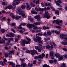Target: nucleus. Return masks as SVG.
I'll list each match as a JSON object with an SVG mask.
<instances>
[{"mask_svg": "<svg viewBox=\"0 0 67 67\" xmlns=\"http://www.w3.org/2000/svg\"><path fill=\"white\" fill-rule=\"evenodd\" d=\"M28 66L29 67H33L34 65L33 64H31L30 63H29L28 64Z\"/></svg>", "mask_w": 67, "mask_h": 67, "instance_id": "nucleus-38", "label": "nucleus"}, {"mask_svg": "<svg viewBox=\"0 0 67 67\" xmlns=\"http://www.w3.org/2000/svg\"><path fill=\"white\" fill-rule=\"evenodd\" d=\"M39 2H40V1H39V0H38L35 3L38 4L39 3Z\"/></svg>", "mask_w": 67, "mask_h": 67, "instance_id": "nucleus-53", "label": "nucleus"}, {"mask_svg": "<svg viewBox=\"0 0 67 67\" xmlns=\"http://www.w3.org/2000/svg\"><path fill=\"white\" fill-rule=\"evenodd\" d=\"M30 41H26V40H24V43H25L26 44H30Z\"/></svg>", "mask_w": 67, "mask_h": 67, "instance_id": "nucleus-17", "label": "nucleus"}, {"mask_svg": "<svg viewBox=\"0 0 67 67\" xmlns=\"http://www.w3.org/2000/svg\"><path fill=\"white\" fill-rule=\"evenodd\" d=\"M50 55L51 56H54V54L53 52H50Z\"/></svg>", "mask_w": 67, "mask_h": 67, "instance_id": "nucleus-49", "label": "nucleus"}, {"mask_svg": "<svg viewBox=\"0 0 67 67\" xmlns=\"http://www.w3.org/2000/svg\"><path fill=\"white\" fill-rule=\"evenodd\" d=\"M33 40L35 42H38V41H39V40H38L37 39H36L35 38H34Z\"/></svg>", "mask_w": 67, "mask_h": 67, "instance_id": "nucleus-44", "label": "nucleus"}, {"mask_svg": "<svg viewBox=\"0 0 67 67\" xmlns=\"http://www.w3.org/2000/svg\"><path fill=\"white\" fill-rule=\"evenodd\" d=\"M34 51L35 53L36 54H37V55H38V53L37 52L36 50H34Z\"/></svg>", "mask_w": 67, "mask_h": 67, "instance_id": "nucleus-51", "label": "nucleus"}, {"mask_svg": "<svg viewBox=\"0 0 67 67\" xmlns=\"http://www.w3.org/2000/svg\"><path fill=\"white\" fill-rule=\"evenodd\" d=\"M55 56H56L57 58H59L60 57V55L58 53H57L55 54Z\"/></svg>", "mask_w": 67, "mask_h": 67, "instance_id": "nucleus-22", "label": "nucleus"}, {"mask_svg": "<svg viewBox=\"0 0 67 67\" xmlns=\"http://www.w3.org/2000/svg\"><path fill=\"white\" fill-rule=\"evenodd\" d=\"M5 57H9V55L8 53H4Z\"/></svg>", "mask_w": 67, "mask_h": 67, "instance_id": "nucleus-24", "label": "nucleus"}, {"mask_svg": "<svg viewBox=\"0 0 67 67\" xmlns=\"http://www.w3.org/2000/svg\"><path fill=\"white\" fill-rule=\"evenodd\" d=\"M31 5L32 7H35V4H33L32 3H31Z\"/></svg>", "mask_w": 67, "mask_h": 67, "instance_id": "nucleus-54", "label": "nucleus"}, {"mask_svg": "<svg viewBox=\"0 0 67 67\" xmlns=\"http://www.w3.org/2000/svg\"><path fill=\"white\" fill-rule=\"evenodd\" d=\"M43 17L44 18H46L47 19H49L51 18V15H49V14H48L46 15H44Z\"/></svg>", "mask_w": 67, "mask_h": 67, "instance_id": "nucleus-4", "label": "nucleus"}, {"mask_svg": "<svg viewBox=\"0 0 67 67\" xmlns=\"http://www.w3.org/2000/svg\"><path fill=\"white\" fill-rule=\"evenodd\" d=\"M9 64L10 65H11L12 66H13L14 65H15V64H14L12 62H8Z\"/></svg>", "mask_w": 67, "mask_h": 67, "instance_id": "nucleus-21", "label": "nucleus"}, {"mask_svg": "<svg viewBox=\"0 0 67 67\" xmlns=\"http://www.w3.org/2000/svg\"><path fill=\"white\" fill-rule=\"evenodd\" d=\"M40 48L38 46H35V48L36 49V50H38V49Z\"/></svg>", "mask_w": 67, "mask_h": 67, "instance_id": "nucleus-40", "label": "nucleus"}, {"mask_svg": "<svg viewBox=\"0 0 67 67\" xmlns=\"http://www.w3.org/2000/svg\"><path fill=\"white\" fill-rule=\"evenodd\" d=\"M26 65V64L25 63H22L21 64V67H25Z\"/></svg>", "mask_w": 67, "mask_h": 67, "instance_id": "nucleus-12", "label": "nucleus"}, {"mask_svg": "<svg viewBox=\"0 0 67 67\" xmlns=\"http://www.w3.org/2000/svg\"><path fill=\"white\" fill-rule=\"evenodd\" d=\"M21 8L22 9L24 10L25 8V6L24 5H23L21 6Z\"/></svg>", "mask_w": 67, "mask_h": 67, "instance_id": "nucleus-33", "label": "nucleus"}, {"mask_svg": "<svg viewBox=\"0 0 67 67\" xmlns=\"http://www.w3.org/2000/svg\"><path fill=\"white\" fill-rule=\"evenodd\" d=\"M56 24H57L58 25H59V20H56Z\"/></svg>", "mask_w": 67, "mask_h": 67, "instance_id": "nucleus-41", "label": "nucleus"}, {"mask_svg": "<svg viewBox=\"0 0 67 67\" xmlns=\"http://www.w3.org/2000/svg\"><path fill=\"white\" fill-rule=\"evenodd\" d=\"M29 28H32V27L34 30H37L38 27L35 26L34 24H28L26 25Z\"/></svg>", "mask_w": 67, "mask_h": 67, "instance_id": "nucleus-1", "label": "nucleus"}, {"mask_svg": "<svg viewBox=\"0 0 67 67\" xmlns=\"http://www.w3.org/2000/svg\"><path fill=\"white\" fill-rule=\"evenodd\" d=\"M62 44L64 45H67V42H62Z\"/></svg>", "mask_w": 67, "mask_h": 67, "instance_id": "nucleus-34", "label": "nucleus"}, {"mask_svg": "<svg viewBox=\"0 0 67 67\" xmlns=\"http://www.w3.org/2000/svg\"><path fill=\"white\" fill-rule=\"evenodd\" d=\"M55 33H56V34H59V33H60V32H59V31L57 30L56 31H55Z\"/></svg>", "mask_w": 67, "mask_h": 67, "instance_id": "nucleus-42", "label": "nucleus"}, {"mask_svg": "<svg viewBox=\"0 0 67 67\" xmlns=\"http://www.w3.org/2000/svg\"><path fill=\"white\" fill-rule=\"evenodd\" d=\"M10 25L11 26H15V23H10Z\"/></svg>", "mask_w": 67, "mask_h": 67, "instance_id": "nucleus-32", "label": "nucleus"}, {"mask_svg": "<svg viewBox=\"0 0 67 67\" xmlns=\"http://www.w3.org/2000/svg\"><path fill=\"white\" fill-rule=\"evenodd\" d=\"M13 6L12 5H9L7 7V8L9 9H13Z\"/></svg>", "mask_w": 67, "mask_h": 67, "instance_id": "nucleus-14", "label": "nucleus"}, {"mask_svg": "<svg viewBox=\"0 0 67 67\" xmlns=\"http://www.w3.org/2000/svg\"><path fill=\"white\" fill-rule=\"evenodd\" d=\"M22 16L23 18H26V16L25 14H23L22 15Z\"/></svg>", "mask_w": 67, "mask_h": 67, "instance_id": "nucleus-37", "label": "nucleus"}, {"mask_svg": "<svg viewBox=\"0 0 67 67\" xmlns=\"http://www.w3.org/2000/svg\"><path fill=\"white\" fill-rule=\"evenodd\" d=\"M66 64L64 63L61 64L60 67H66Z\"/></svg>", "mask_w": 67, "mask_h": 67, "instance_id": "nucleus-15", "label": "nucleus"}, {"mask_svg": "<svg viewBox=\"0 0 67 67\" xmlns=\"http://www.w3.org/2000/svg\"><path fill=\"white\" fill-rule=\"evenodd\" d=\"M19 32L20 33H24V31L22 30H19Z\"/></svg>", "mask_w": 67, "mask_h": 67, "instance_id": "nucleus-57", "label": "nucleus"}, {"mask_svg": "<svg viewBox=\"0 0 67 67\" xmlns=\"http://www.w3.org/2000/svg\"><path fill=\"white\" fill-rule=\"evenodd\" d=\"M10 16L11 17H12L13 18H15V16H14V15H13V13H11L10 14Z\"/></svg>", "mask_w": 67, "mask_h": 67, "instance_id": "nucleus-20", "label": "nucleus"}, {"mask_svg": "<svg viewBox=\"0 0 67 67\" xmlns=\"http://www.w3.org/2000/svg\"><path fill=\"white\" fill-rule=\"evenodd\" d=\"M28 19L29 20H30L31 22H34V20H33V19L31 18V16H29L28 18Z\"/></svg>", "mask_w": 67, "mask_h": 67, "instance_id": "nucleus-10", "label": "nucleus"}, {"mask_svg": "<svg viewBox=\"0 0 67 67\" xmlns=\"http://www.w3.org/2000/svg\"><path fill=\"white\" fill-rule=\"evenodd\" d=\"M38 58H43L41 56V55H39L37 56H35L34 57V59H37Z\"/></svg>", "mask_w": 67, "mask_h": 67, "instance_id": "nucleus-5", "label": "nucleus"}, {"mask_svg": "<svg viewBox=\"0 0 67 67\" xmlns=\"http://www.w3.org/2000/svg\"><path fill=\"white\" fill-rule=\"evenodd\" d=\"M14 3H13V7H14V8H15L16 7V4H19L20 3V2H17L16 0H15L14 1Z\"/></svg>", "mask_w": 67, "mask_h": 67, "instance_id": "nucleus-3", "label": "nucleus"}, {"mask_svg": "<svg viewBox=\"0 0 67 67\" xmlns=\"http://www.w3.org/2000/svg\"><path fill=\"white\" fill-rule=\"evenodd\" d=\"M24 40H23L22 41V42L23 43L22 44V46H25V42H24Z\"/></svg>", "mask_w": 67, "mask_h": 67, "instance_id": "nucleus-39", "label": "nucleus"}, {"mask_svg": "<svg viewBox=\"0 0 67 67\" xmlns=\"http://www.w3.org/2000/svg\"><path fill=\"white\" fill-rule=\"evenodd\" d=\"M20 25H23V26H25V25H26V24L25 23H21V24H20Z\"/></svg>", "mask_w": 67, "mask_h": 67, "instance_id": "nucleus-47", "label": "nucleus"}, {"mask_svg": "<svg viewBox=\"0 0 67 67\" xmlns=\"http://www.w3.org/2000/svg\"><path fill=\"white\" fill-rule=\"evenodd\" d=\"M46 48L47 49H49L50 48V46L49 45H47L46 46Z\"/></svg>", "mask_w": 67, "mask_h": 67, "instance_id": "nucleus-43", "label": "nucleus"}, {"mask_svg": "<svg viewBox=\"0 0 67 67\" xmlns=\"http://www.w3.org/2000/svg\"><path fill=\"white\" fill-rule=\"evenodd\" d=\"M4 48H5V49H6L7 50V49H10V48H9L7 46H5L4 47Z\"/></svg>", "mask_w": 67, "mask_h": 67, "instance_id": "nucleus-61", "label": "nucleus"}, {"mask_svg": "<svg viewBox=\"0 0 67 67\" xmlns=\"http://www.w3.org/2000/svg\"><path fill=\"white\" fill-rule=\"evenodd\" d=\"M55 4L57 5H60V4H59V2H58V1H56L55 2Z\"/></svg>", "mask_w": 67, "mask_h": 67, "instance_id": "nucleus-29", "label": "nucleus"}, {"mask_svg": "<svg viewBox=\"0 0 67 67\" xmlns=\"http://www.w3.org/2000/svg\"><path fill=\"white\" fill-rule=\"evenodd\" d=\"M26 40H27L28 41L31 42V39L30 38H28L27 37H26Z\"/></svg>", "mask_w": 67, "mask_h": 67, "instance_id": "nucleus-35", "label": "nucleus"}, {"mask_svg": "<svg viewBox=\"0 0 67 67\" xmlns=\"http://www.w3.org/2000/svg\"><path fill=\"white\" fill-rule=\"evenodd\" d=\"M6 13V12L4 10H2V13Z\"/></svg>", "mask_w": 67, "mask_h": 67, "instance_id": "nucleus-63", "label": "nucleus"}, {"mask_svg": "<svg viewBox=\"0 0 67 67\" xmlns=\"http://www.w3.org/2000/svg\"><path fill=\"white\" fill-rule=\"evenodd\" d=\"M41 56H42L43 58H41V59H43V58H44V57L45 56V54L44 53H42L41 54Z\"/></svg>", "mask_w": 67, "mask_h": 67, "instance_id": "nucleus-23", "label": "nucleus"}, {"mask_svg": "<svg viewBox=\"0 0 67 67\" xmlns=\"http://www.w3.org/2000/svg\"><path fill=\"white\" fill-rule=\"evenodd\" d=\"M55 13L57 15H59V12L58 11V10H56L55 11Z\"/></svg>", "mask_w": 67, "mask_h": 67, "instance_id": "nucleus-19", "label": "nucleus"}, {"mask_svg": "<svg viewBox=\"0 0 67 67\" xmlns=\"http://www.w3.org/2000/svg\"><path fill=\"white\" fill-rule=\"evenodd\" d=\"M34 51V50H32L30 51V53L32 55H35V52Z\"/></svg>", "mask_w": 67, "mask_h": 67, "instance_id": "nucleus-11", "label": "nucleus"}, {"mask_svg": "<svg viewBox=\"0 0 67 67\" xmlns=\"http://www.w3.org/2000/svg\"><path fill=\"white\" fill-rule=\"evenodd\" d=\"M65 37V35L64 34H60V37L61 38L64 39Z\"/></svg>", "mask_w": 67, "mask_h": 67, "instance_id": "nucleus-8", "label": "nucleus"}, {"mask_svg": "<svg viewBox=\"0 0 67 67\" xmlns=\"http://www.w3.org/2000/svg\"><path fill=\"white\" fill-rule=\"evenodd\" d=\"M34 18L36 19H37L38 21H40L41 20V18H40V16L39 15H36L34 17Z\"/></svg>", "mask_w": 67, "mask_h": 67, "instance_id": "nucleus-6", "label": "nucleus"}, {"mask_svg": "<svg viewBox=\"0 0 67 67\" xmlns=\"http://www.w3.org/2000/svg\"><path fill=\"white\" fill-rule=\"evenodd\" d=\"M36 36H37V35H40V36H43V34H36Z\"/></svg>", "mask_w": 67, "mask_h": 67, "instance_id": "nucleus-46", "label": "nucleus"}, {"mask_svg": "<svg viewBox=\"0 0 67 67\" xmlns=\"http://www.w3.org/2000/svg\"><path fill=\"white\" fill-rule=\"evenodd\" d=\"M18 10H17L16 11V13H17L18 14H19V15H23L24 13V12L22 10L21 11H20V10H21V8H19V9H18Z\"/></svg>", "mask_w": 67, "mask_h": 67, "instance_id": "nucleus-2", "label": "nucleus"}, {"mask_svg": "<svg viewBox=\"0 0 67 67\" xmlns=\"http://www.w3.org/2000/svg\"><path fill=\"white\" fill-rule=\"evenodd\" d=\"M42 49L41 48H40L38 50V51L39 52H41V50Z\"/></svg>", "mask_w": 67, "mask_h": 67, "instance_id": "nucleus-62", "label": "nucleus"}, {"mask_svg": "<svg viewBox=\"0 0 67 67\" xmlns=\"http://www.w3.org/2000/svg\"><path fill=\"white\" fill-rule=\"evenodd\" d=\"M36 38L38 41H41L40 40H41V37H38V36H37Z\"/></svg>", "mask_w": 67, "mask_h": 67, "instance_id": "nucleus-26", "label": "nucleus"}, {"mask_svg": "<svg viewBox=\"0 0 67 67\" xmlns=\"http://www.w3.org/2000/svg\"><path fill=\"white\" fill-rule=\"evenodd\" d=\"M5 41L4 40H2L0 41V43L2 44V43H5Z\"/></svg>", "mask_w": 67, "mask_h": 67, "instance_id": "nucleus-28", "label": "nucleus"}, {"mask_svg": "<svg viewBox=\"0 0 67 67\" xmlns=\"http://www.w3.org/2000/svg\"><path fill=\"white\" fill-rule=\"evenodd\" d=\"M43 30H45V29H49V27H46L45 26H43Z\"/></svg>", "mask_w": 67, "mask_h": 67, "instance_id": "nucleus-25", "label": "nucleus"}, {"mask_svg": "<svg viewBox=\"0 0 67 67\" xmlns=\"http://www.w3.org/2000/svg\"><path fill=\"white\" fill-rule=\"evenodd\" d=\"M15 43H16V42H17L18 41V38H16L15 39Z\"/></svg>", "mask_w": 67, "mask_h": 67, "instance_id": "nucleus-55", "label": "nucleus"}, {"mask_svg": "<svg viewBox=\"0 0 67 67\" xmlns=\"http://www.w3.org/2000/svg\"><path fill=\"white\" fill-rule=\"evenodd\" d=\"M38 42H39V47H41L43 45V42L41 41H40L39 40Z\"/></svg>", "mask_w": 67, "mask_h": 67, "instance_id": "nucleus-7", "label": "nucleus"}, {"mask_svg": "<svg viewBox=\"0 0 67 67\" xmlns=\"http://www.w3.org/2000/svg\"><path fill=\"white\" fill-rule=\"evenodd\" d=\"M47 64H44L43 65V67H47Z\"/></svg>", "mask_w": 67, "mask_h": 67, "instance_id": "nucleus-64", "label": "nucleus"}, {"mask_svg": "<svg viewBox=\"0 0 67 67\" xmlns=\"http://www.w3.org/2000/svg\"><path fill=\"white\" fill-rule=\"evenodd\" d=\"M2 4L3 5H7V4H8V2L5 3L4 2H2Z\"/></svg>", "mask_w": 67, "mask_h": 67, "instance_id": "nucleus-16", "label": "nucleus"}, {"mask_svg": "<svg viewBox=\"0 0 67 67\" xmlns=\"http://www.w3.org/2000/svg\"><path fill=\"white\" fill-rule=\"evenodd\" d=\"M26 4L27 5L26 8L27 10H30V9H31V6H30V4L27 3Z\"/></svg>", "mask_w": 67, "mask_h": 67, "instance_id": "nucleus-9", "label": "nucleus"}, {"mask_svg": "<svg viewBox=\"0 0 67 67\" xmlns=\"http://www.w3.org/2000/svg\"><path fill=\"white\" fill-rule=\"evenodd\" d=\"M58 10H60L61 11H62L63 10V9L62 8H58Z\"/></svg>", "mask_w": 67, "mask_h": 67, "instance_id": "nucleus-56", "label": "nucleus"}, {"mask_svg": "<svg viewBox=\"0 0 67 67\" xmlns=\"http://www.w3.org/2000/svg\"><path fill=\"white\" fill-rule=\"evenodd\" d=\"M18 29H22V27L21 25H20L18 27Z\"/></svg>", "mask_w": 67, "mask_h": 67, "instance_id": "nucleus-48", "label": "nucleus"}, {"mask_svg": "<svg viewBox=\"0 0 67 67\" xmlns=\"http://www.w3.org/2000/svg\"><path fill=\"white\" fill-rule=\"evenodd\" d=\"M11 31H12L14 33H15V30H14V29H12Z\"/></svg>", "mask_w": 67, "mask_h": 67, "instance_id": "nucleus-58", "label": "nucleus"}, {"mask_svg": "<svg viewBox=\"0 0 67 67\" xmlns=\"http://www.w3.org/2000/svg\"><path fill=\"white\" fill-rule=\"evenodd\" d=\"M31 13L32 14H37V12H36L35 11H31Z\"/></svg>", "mask_w": 67, "mask_h": 67, "instance_id": "nucleus-27", "label": "nucleus"}, {"mask_svg": "<svg viewBox=\"0 0 67 67\" xmlns=\"http://www.w3.org/2000/svg\"><path fill=\"white\" fill-rule=\"evenodd\" d=\"M49 62L50 64H53L54 63V61L52 60H49Z\"/></svg>", "mask_w": 67, "mask_h": 67, "instance_id": "nucleus-36", "label": "nucleus"}, {"mask_svg": "<svg viewBox=\"0 0 67 67\" xmlns=\"http://www.w3.org/2000/svg\"><path fill=\"white\" fill-rule=\"evenodd\" d=\"M5 32V30L4 29H2V33H4Z\"/></svg>", "mask_w": 67, "mask_h": 67, "instance_id": "nucleus-60", "label": "nucleus"}, {"mask_svg": "<svg viewBox=\"0 0 67 67\" xmlns=\"http://www.w3.org/2000/svg\"><path fill=\"white\" fill-rule=\"evenodd\" d=\"M59 58V59H58V60L59 61H60V60H62V59H63V57L60 56Z\"/></svg>", "mask_w": 67, "mask_h": 67, "instance_id": "nucleus-18", "label": "nucleus"}, {"mask_svg": "<svg viewBox=\"0 0 67 67\" xmlns=\"http://www.w3.org/2000/svg\"><path fill=\"white\" fill-rule=\"evenodd\" d=\"M48 35H51L52 34V32H50V31H48L47 33Z\"/></svg>", "mask_w": 67, "mask_h": 67, "instance_id": "nucleus-45", "label": "nucleus"}, {"mask_svg": "<svg viewBox=\"0 0 67 67\" xmlns=\"http://www.w3.org/2000/svg\"><path fill=\"white\" fill-rule=\"evenodd\" d=\"M14 54V50H12L8 53V54L9 55H11V54Z\"/></svg>", "mask_w": 67, "mask_h": 67, "instance_id": "nucleus-13", "label": "nucleus"}, {"mask_svg": "<svg viewBox=\"0 0 67 67\" xmlns=\"http://www.w3.org/2000/svg\"><path fill=\"white\" fill-rule=\"evenodd\" d=\"M5 17H3L1 19V21H4L5 20Z\"/></svg>", "mask_w": 67, "mask_h": 67, "instance_id": "nucleus-50", "label": "nucleus"}, {"mask_svg": "<svg viewBox=\"0 0 67 67\" xmlns=\"http://www.w3.org/2000/svg\"><path fill=\"white\" fill-rule=\"evenodd\" d=\"M34 51L35 53L36 54H37V55H38V53L37 52L36 50H34Z\"/></svg>", "mask_w": 67, "mask_h": 67, "instance_id": "nucleus-52", "label": "nucleus"}, {"mask_svg": "<svg viewBox=\"0 0 67 67\" xmlns=\"http://www.w3.org/2000/svg\"><path fill=\"white\" fill-rule=\"evenodd\" d=\"M10 35L11 36V37H13L14 35L13 34L10 33Z\"/></svg>", "mask_w": 67, "mask_h": 67, "instance_id": "nucleus-59", "label": "nucleus"}, {"mask_svg": "<svg viewBox=\"0 0 67 67\" xmlns=\"http://www.w3.org/2000/svg\"><path fill=\"white\" fill-rule=\"evenodd\" d=\"M34 24H35V25H41V23L38 22H36Z\"/></svg>", "mask_w": 67, "mask_h": 67, "instance_id": "nucleus-31", "label": "nucleus"}, {"mask_svg": "<svg viewBox=\"0 0 67 67\" xmlns=\"http://www.w3.org/2000/svg\"><path fill=\"white\" fill-rule=\"evenodd\" d=\"M38 10L39 11H41L42 12L44 11V10H43V9H42L40 8H38Z\"/></svg>", "mask_w": 67, "mask_h": 67, "instance_id": "nucleus-30", "label": "nucleus"}]
</instances>
